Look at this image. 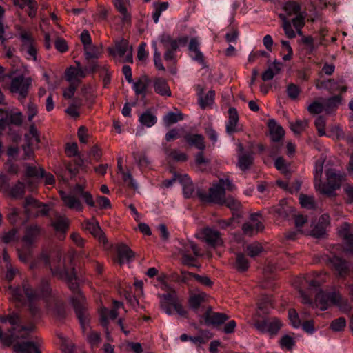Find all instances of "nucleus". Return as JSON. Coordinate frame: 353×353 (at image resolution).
Wrapping results in <instances>:
<instances>
[{
    "mask_svg": "<svg viewBox=\"0 0 353 353\" xmlns=\"http://www.w3.org/2000/svg\"><path fill=\"white\" fill-rule=\"evenodd\" d=\"M26 167V176L29 177L40 178L45 175V170L43 168L30 165L28 163L24 164Z\"/></svg>",
    "mask_w": 353,
    "mask_h": 353,
    "instance_id": "nucleus-40",
    "label": "nucleus"
},
{
    "mask_svg": "<svg viewBox=\"0 0 353 353\" xmlns=\"http://www.w3.org/2000/svg\"><path fill=\"white\" fill-rule=\"evenodd\" d=\"M18 37L21 42V49L26 51L28 55V59L37 61V43L31 32L23 28H19Z\"/></svg>",
    "mask_w": 353,
    "mask_h": 353,
    "instance_id": "nucleus-10",
    "label": "nucleus"
},
{
    "mask_svg": "<svg viewBox=\"0 0 353 353\" xmlns=\"http://www.w3.org/2000/svg\"><path fill=\"white\" fill-rule=\"evenodd\" d=\"M32 84V79L30 77H25L23 75H19L12 79L9 90L12 93L19 94L18 99L23 103Z\"/></svg>",
    "mask_w": 353,
    "mask_h": 353,
    "instance_id": "nucleus-9",
    "label": "nucleus"
},
{
    "mask_svg": "<svg viewBox=\"0 0 353 353\" xmlns=\"http://www.w3.org/2000/svg\"><path fill=\"white\" fill-rule=\"evenodd\" d=\"M6 118L8 119V125L13 124L14 125L19 126L22 124L23 120V115L21 112H14L7 116Z\"/></svg>",
    "mask_w": 353,
    "mask_h": 353,
    "instance_id": "nucleus-55",
    "label": "nucleus"
},
{
    "mask_svg": "<svg viewBox=\"0 0 353 353\" xmlns=\"http://www.w3.org/2000/svg\"><path fill=\"white\" fill-rule=\"evenodd\" d=\"M81 102H74L71 103L69 107L65 110V112L73 118H77L79 116L78 108L80 107Z\"/></svg>",
    "mask_w": 353,
    "mask_h": 353,
    "instance_id": "nucleus-64",
    "label": "nucleus"
},
{
    "mask_svg": "<svg viewBox=\"0 0 353 353\" xmlns=\"http://www.w3.org/2000/svg\"><path fill=\"white\" fill-rule=\"evenodd\" d=\"M116 251V261L120 265H122L125 263L131 262L134 257V254L132 250L123 243L119 244L117 246Z\"/></svg>",
    "mask_w": 353,
    "mask_h": 353,
    "instance_id": "nucleus-17",
    "label": "nucleus"
},
{
    "mask_svg": "<svg viewBox=\"0 0 353 353\" xmlns=\"http://www.w3.org/2000/svg\"><path fill=\"white\" fill-rule=\"evenodd\" d=\"M23 292L28 301V311L32 318L35 320L41 316V310L37 305L40 299H43L49 310H52L54 314L59 319L66 316V305L64 302L52 296V290L47 280H42L39 289L34 290L28 283H23Z\"/></svg>",
    "mask_w": 353,
    "mask_h": 353,
    "instance_id": "nucleus-1",
    "label": "nucleus"
},
{
    "mask_svg": "<svg viewBox=\"0 0 353 353\" xmlns=\"http://www.w3.org/2000/svg\"><path fill=\"white\" fill-rule=\"evenodd\" d=\"M168 154L176 161L184 162L188 159V156L185 153L180 152L177 150H171Z\"/></svg>",
    "mask_w": 353,
    "mask_h": 353,
    "instance_id": "nucleus-62",
    "label": "nucleus"
},
{
    "mask_svg": "<svg viewBox=\"0 0 353 353\" xmlns=\"http://www.w3.org/2000/svg\"><path fill=\"white\" fill-rule=\"evenodd\" d=\"M25 193V185L23 182L18 181L13 187L11 188L10 194L13 198H21Z\"/></svg>",
    "mask_w": 353,
    "mask_h": 353,
    "instance_id": "nucleus-47",
    "label": "nucleus"
},
{
    "mask_svg": "<svg viewBox=\"0 0 353 353\" xmlns=\"http://www.w3.org/2000/svg\"><path fill=\"white\" fill-rule=\"evenodd\" d=\"M307 125L306 121L297 120L294 123H290V129L295 134H300Z\"/></svg>",
    "mask_w": 353,
    "mask_h": 353,
    "instance_id": "nucleus-59",
    "label": "nucleus"
},
{
    "mask_svg": "<svg viewBox=\"0 0 353 353\" xmlns=\"http://www.w3.org/2000/svg\"><path fill=\"white\" fill-rule=\"evenodd\" d=\"M38 113V107L37 105L32 103V101H30L27 105V110L26 114L28 116V121L31 122L33 119V118Z\"/></svg>",
    "mask_w": 353,
    "mask_h": 353,
    "instance_id": "nucleus-61",
    "label": "nucleus"
},
{
    "mask_svg": "<svg viewBox=\"0 0 353 353\" xmlns=\"http://www.w3.org/2000/svg\"><path fill=\"white\" fill-rule=\"evenodd\" d=\"M41 203V202L33 197L27 196L25 199L24 208L27 213H30V211L33 209L37 210V209L39 208Z\"/></svg>",
    "mask_w": 353,
    "mask_h": 353,
    "instance_id": "nucleus-51",
    "label": "nucleus"
},
{
    "mask_svg": "<svg viewBox=\"0 0 353 353\" xmlns=\"http://www.w3.org/2000/svg\"><path fill=\"white\" fill-rule=\"evenodd\" d=\"M134 158L141 170H145L150 168L151 161L149 160L145 152L134 153Z\"/></svg>",
    "mask_w": 353,
    "mask_h": 353,
    "instance_id": "nucleus-37",
    "label": "nucleus"
},
{
    "mask_svg": "<svg viewBox=\"0 0 353 353\" xmlns=\"http://www.w3.org/2000/svg\"><path fill=\"white\" fill-rule=\"evenodd\" d=\"M288 317L293 327L299 328L301 327V319L294 309L289 310Z\"/></svg>",
    "mask_w": 353,
    "mask_h": 353,
    "instance_id": "nucleus-53",
    "label": "nucleus"
},
{
    "mask_svg": "<svg viewBox=\"0 0 353 353\" xmlns=\"http://www.w3.org/2000/svg\"><path fill=\"white\" fill-rule=\"evenodd\" d=\"M179 244L181 247L179 248V252L181 255L189 254L190 250H192L195 256H201L197 245L193 241L180 242Z\"/></svg>",
    "mask_w": 353,
    "mask_h": 353,
    "instance_id": "nucleus-32",
    "label": "nucleus"
},
{
    "mask_svg": "<svg viewBox=\"0 0 353 353\" xmlns=\"http://www.w3.org/2000/svg\"><path fill=\"white\" fill-rule=\"evenodd\" d=\"M52 274L57 278L65 281L68 288L73 293L70 299V302L72 305L76 316L85 332L89 321V312L88 309L85 297L79 290L77 277L76 276L74 268L69 272L64 265H59L57 267H50Z\"/></svg>",
    "mask_w": 353,
    "mask_h": 353,
    "instance_id": "nucleus-2",
    "label": "nucleus"
},
{
    "mask_svg": "<svg viewBox=\"0 0 353 353\" xmlns=\"http://www.w3.org/2000/svg\"><path fill=\"white\" fill-rule=\"evenodd\" d=\"M317 88H324L330 93L336 92H345L347 90V87L345 85V81L343 78H340L337 80L330 79L326 81H323L321 82L320 87L317 85Z\"/></svg>",
    "mask_w": 353,
    "mask_h": 353,
    "instance_id": "nucleus-15",
    "label": "nucleus"
},
{
    "mask_svg": "<svg viewBox=\"0 0 353 353\" xmlns=\"http://www.w3.org/2000/svg\"><path fill=\"white\" fill-rule=\"evenodd\" d=\"M201 317L204 320L206 325L214 327L223 324L229 319V316L224 313L213 312L211 307H208Z\"/></svg>",
    "mask_w": 353,
    "mask_h": 353,
    "instance_id": "nucleus-13",
    "label": "nucleus"
},
{
    "mask_svg": "<svg viewBox=\"0 0 353 353\" xmlns=\"http://www.w3.org/2000/svg\"><path fill=\"white\" fill-rule=\"evenodd\" d=\"M254 157L252 152H248L239 156L238 165L243 170H248L253 164Z\"/></svg>",
    "mask_w": 353,
    "mask_h": 353,
    "instance_id": "nucleus-35",
    "label": "nucleus"
},
{
    "mask_svg": "<svg viewBox=\"0 0 353 353\" xmlns=\"http://www.w3.org/2000/svg\"><path fill=\"white\" fill-rule=\"evenodd\" d=\"M150 83V79L147 77L143 76L141 77L138 81L133 83L132 88L137 95L141 94L144 96Z\"/></svg>",
    "mask_w": 353,
    "mask_h": 353,
    "instance_id": "nucleus-31",
    "label": "nucleus"
},
{
    "mask_svg": "<svg viewBox=\"0 0 353 353\" xmlns=\"http://www.w3.org/2000/svg\"><path fill=\"white\" fill-rule=\"evenodd\" d=\"M300 204L303 208L307 209H314L315 208V202L312 196L305 194H301L299 196Z\"/></svg>",
    "mask_w": 353,
    "mask_h": 353,
    "instance_id": "nucleus-52",
    "label": "nucleus"
},
{
    "mask_svg": "<svg viewBox=\"0 0 353 353\" xmlns=\"http://www.w3.org/2000/svg\"><path fill=\"white\" fill-rule=\"evenodd\" d=\"M65 79L70 83L79 82L78 78H85L86 77V72L84 68H75L74 66L69 67L65 72Z\"/></svg>",
    "mask_w": 353,
    "mask_h": 353,
    "instance_id": "nucleus-23",
    "label": "nucleus"
},
{
    "mask_svg": "<svg viewBox=\"0 0 353 353\" xmlns=\"http://www.w3.org/2000/svg\"><path fill=\"white\" fill-rule=\"evenodd\" d=\"M263 248L259 243H252L246 247V252L250 257H254L262 252Z\"/></svg>",
    "mask_w": 353,
    "mask_h": 353,
    "instance_id": "nucleus-58",
    "label": "nucleus"
},
{
    "mask_svg": "<svg viewBox=\"0 0 353 353\" xmlns=\"http://www.w3.org/2000/svg\"><path fill=\"white\" fill-rule=\"evenodd\" d=\"M184 139L189 145L194 146L200 150H203L205 148L204 138L201 134H186L184 136Z\"/></svg>",
    "mask_w": 353,
    "mask_h": 353,
    "instance_id": "nucleus-25",
    "label": "nucleus"
},
{
    "mask_svg": "<svg viewBox=\"0 0 353 353\" xmlns=\"http://www.w3.org/2000/svg\"><path fill=\"white\" fill-rule=\"evenodd\" d=\"M288 97L292 99L295 100L300 94L301 90L299 87L294 83H290L286 88Z\"/></svg>",
    "mask_w": 353,
    "mask_h": 353,
    "instance_id": "nucleus-56",
    "label": "nucleus"
},
{
    "mask_svg": "<svg viewBox=\"0 0 353 353\" xmlns=\"http://www.w3.org/2000/svg\"><path fill=\"white\" fill-rule=\"evenodd\" d=\"M207 295L205 293L194 294L190 296L188 304L190 309L197 312L199 307H201L203 303L205 301Z\"/></svg>",
    "mask_w": 353,
    "mask_h": 353,
    "instance_id": "nucleus-29",
    "label": "nucleus"
},
{
    "mask_svg": "<svg viewBox=\"0 0 353 353\" xmlns=\"http://www.w3.org/2000/svg\"><path fill=\"white\" fill-rule=\"evenodd\" d=\"M268 125L272 141L274 142L281 141L285 134V131L281 125H279L274 119L269 120Z\"/></svg>",
    "mask_w": 353,
    "mask_h": 353,
    "instance_id": "nucleus-22",
    "label": "nucleus"
},
{
    "mask_svg": "<svg viewBox=\"0 0 353 353\" xmlns=\"http://www.w3.org/2000/svg\"><path fill=\"white\" fill-rule=\"evenodd\" d=\"M114 4L117 10L122 15V22L124 24L130 23L131 15L128 13L126 8V0H114Z\"/></svg>",
    "mask_w": 353,
    "mask_h": 353,
    "instance_id": "nucleus-30",
    "label": "nucleus"
},
{
    "mask_svg": "<svg viewBox=\"0 0 353 353\" xmlns=\"http://www.w3.org/2000/svg\"><path fill=\"white\" fill-rule=\"evenodd\" d=\"M158 281L160 283L161 288L164 290H167V292L159 294L161 299V309L168 315H172L174 312H176L179 316L186 317L188 312L183 306L175 290L170 289L161 278H158Z\"/></svg>",
    "mask_w": 353,
    "mask_h": 353,
    "instance_id": "nucleus-3",
    "label": "nucleus"
},
{
    "mask_svg": "<svg viewBox=\"0 0 353 353\" xmlns=\"http://www.w3.org/2000/svg\"><path fill=\"white\" fill-rule=\"evenodd\" d=\"M8 322L12 327L10 334L4 339L6 343L8 344L13 343L16 340L26 338L28 334L34 330V325L31 323L28 325H22L20 324L21 318L17 313H12L7 316L0 317V323Z\"/></svg>",
    "mask_w": 353,
    "mask_h": 353,
    "instance_id": "nucleus-4",
    "label": "nucleus"
},
{
    "mask_svg": "<svg viewBox=\"0 0 353 353\" xmlns=\"http://www.w3.org/2000/svg\"><path fill=\"white\" fill-rule=\"evenodd\" d=\"M316 302L320 306L321 311L328 309L330 303L333 305H339L341 301V296L339 292H323L321 290L315 297Z\"/></svg>",
    "mask_w": 353,
    "mask_h": 353,
    "instance_id": "nucleus-11",
    "label": "nucleus"
},
{
    "mask_svg": "<svg viewBox=\"0 0 353 353\" xmlns=\"http://www.w3.org/2000/svg\"><path fill=\"white\" fill-rule=\"evenodd\" d=\"M52 225L56 231L65 232L68 228L69 221L65 217H59L52 223Z\"/></svg>",
    "mask_w": 353,
    "mask_h": 353,
    "instance_id": "nucleus-48",
    "label": "nucleus"
},
{
    "mask_svg": "<svg viewBox=\"0 0 353 353\" xmlns=\"http://www.w3.org/2000/svg\"><path fill=\"white\" fill-rule=\"evenodd\" d=\"M17 353H41L34 342L17 343L13 347Z\"/></svg>",
    "mask_w": 353,
    "mask_h": 353,
    "instance_id": "nucleus-24",
    "label": "nucleus"
},
{
    "mask_svg": "<svg viewBox=\"0 0 353 353\" xmlns=\"http://www.w3.org/2000/svg\"><path fill=\"white\" fill-rule=\"evenodd\" d=\"M139 121L142 126L150 128L154 125V115L150 110H146L139 116Z\"/></svg>",
    "mask_w": 353,
    "mask_h": 353,
    "instance_id": "nucleus-41",
    "label": "nucleus"
},
{
    "mask_svg": "<svg viewBox=\"0 0 353 353\" xmlns=\"http://www.w3.org/2000/svg\"><path fill=\"white\" fill-rule=\"evenodd\" d=\"M82 227L84 230L88 231L101 242L104 243L107 242V239L103 233L99 222L95 219L93 218L90 220H85L82 223Z\"/></svg>",
    "mask_w": 353,
    "mask_h": 353,
    "instance_id": "nucleus-14",
    "label": "nucleus"
},
{
    "mask_svg": "<svg viewBox=\"0 0 353 353\" xmlns=\"http://www.w3.org/2000/svg\"><path fill=\"white\" fill-rule=\"evenodd\" d=\"M196 194L203 202L221 205L222 202H224L223 199L225 198V189L218 183L210 188L208 193L198 189Z\"/></svg>",
    "mask_w": 353,
    "mask_h": 353,
    "instance_id": "nucleus-7",
    "label": "nucleus"
},
{
    "mask_svg": "<svg viewBox=\"0 0 353 353\" xmlns=\"http://www.w3.org/2000/svg\"><path fill=\"white\" fill-rule=\"evenodd\" d=\"M282 325L281 321L276 317L253 320V326L257 331L261 334H268L271 336L276 335Z\"/></svg>",
    "mask_w": 353,
    "mask_h": 353,
    "instance_id": "nucleus-6",
    "label": "nucleus"
},
{
    "mask_svg": "<svg viewBox=\"0 0 353 353\" xmlns=\"http://www.w3.org/2000/svg\"><path fill=\"white\" fill-rule=\"evenodd\" d=\"M283 10L286 12L288 16H292L293 14H299L301 11L300 5L294 1L286 2L283 6Z\"/></svg>",
    "mask_w": 353,
    "mask_h": 353,
    "instance_id": "nucleus-44",
    "label": "nucleus"
},
{
    "mask_svg": "<svg viewBox=\"0 0 353 353\" xmlns=\"http://www.w3.org/2000/svg\"><path fill=\"white\" fill-rule=\"evenodd\" d=\"M224 202H222L220 205H225L231 211L232 210H240L242 208L241 203L232 196H228L223 199Z\"/></svg>",
    "mask_w": 353,
    "mask_h": 353,
    "instance_id": "nucleus-45",
    "label": "nucleus"
},
{
    "mask_svg": "<svg viewBox=\"0 0 353 353\" xmlns=\"http://www.w3.org/2000/svg\"><path fill=\"white\" fill-rule=\"evenodd\" d=\"M163 122L165 125L169 126L172 124H174L179 121H181L183 119V114L180 112H169L163 116Z\"/></svg>",
    "mask_w": 353,
    "mask_h": 353,
    "instance_id": "nucleus-43",
    "label": "nucleus"
},
{
    "mask_svg": "<svg viewBox=\"0 0 353 353\" xmlns=\"http://www.w3.org/2000/svg\"><path fill=\"white\" fill-rule=\"evenodd\" d=\"M324 161L325 159L321 158L318 159L315 163L314 178V186L316 188H317L318 184L321 182V176L323 173Z\"/></svg>",
    "mask_w": 353,
    "mask_h": 353,
    "instance_id": "nucleus-42",
    "label": "nucleus"
},
{
    "mask_svg": "<svg viewBox=\"0 0 353 353\" xmlns=\"http://www.w3.org/2000/svg\"><path fill=\"white\" fill-rule=\"evenodd\" d=\"M181 274H183V277L184 279L192 277V278L195 279V280L197 282H199V283H201L205 286L210 287V286H212V285L213 283L212 281L210 280V279L206 276H201V275H199V274H196L194 273H191V272H185V271H182Z\"/></svg>",
    "mask_w": 353,
    "mask_h": 353,
    "instance_id": "nucleus-36",
    "label": "nucleus"
},
{
    "mask_svg": "<svg viewBox=\"0 0 353 353\" xmlns=\"http://www.w3.org/2000/svg\"><path fill=\"white\" fill-rule=\"evenodd\" d=\"M272 212H274L281 218L287 219L289 216L290 213L293 212V209L289 206L280 203L279 206H276L272 209Z\"/></svg>",
    "mask_w": 353,
    "mask_h": 353,
    "instance_id": "nucleus-49",
    "label": "nucleus"
},
{
    "mask_svg": "<svg viewBox=\"0 0 353 353\" xmlns=\"http://www.w3.org/2000/svg\"><path fill=\"white\" fill-rule=\"evenodd\" d=\"M325 175L326 183H319L316 190L322 194L329 197H335L336 196V190L341 188L343 182L346 180V176L332 168L327 170Z\"/></svg>",
    "mask_w": 353,
    "mask_h": 353,
    "instance_id": "nucleus-5",
    "label": "nucleus"
},
{
    "mask_svg": "<svg viewBox=\"0 0 353 353\" xmlns=\"http://www.w3.org/2000/svg\"><path fill=\"white\" fill-rule=\"evenodd\" d=\"M12 299L18 303H22L23 295L20 288H10Z\"/></svg>",
    "mask_w": 353,
    "mask_h": 353,
    "instance_id": "nucleus-63",
    "label": "nucleus"
},
{
    "mask_svg": "<svg viewBox=\"0 0 353 353\" xmlns=\"http://www.w3.org/2000/svg\"><path fill=\"white\" fill-rule=\"evenodd\" d=\"M90 316L89 315L88 325L85 332L83 328H81V330L92 347H98L99 343L101 342V336L99 333L90 330ZM81 327H82L81 326Z\"/></svg>",
    "mask_w": 353,
    "mask_h": 353,
    "instance_id": "nucleus-27",
    "label": "nucleus"
},
{
    "mask_svg": "<svg viewBox=\"0 0 353 353\" xmlns=\"http://www.w3.org/2000/svg\"><path fill=\"white\" fill-rule=\"evenodd\" d=\"M60 196L65 205L70 209H74L77 211H81L83 205L80 200L77 198L72 193H67L63 191H60Z\"/></svg>",
    "mask_w": 353,
    "mask_h": 353,
    "instance_id": "nucleus-19",
    "label": "nucleus"
},
{
    "mask_svg": "<svg viewBox=\"0 0 353 353\" xmlns=\"http://www.w3.org/2000/svg\"><path fill=\"white\" fill-rule=\"evenodd\" d=\"M229 118L226 123L225 130L228 135H232L241 130L238 128L239 114L234 108H230L228 110Z\"/></svg>",
    "mask_w": 353,
    "mask_h": 353,
    "instance_id": "nucleus-18",
    "label": "nucleus"
},
{
    "mask_svg": "<svg viewBox=\"0 0 353 353\" xmlns=\"http://www.w3.org/2000/svg\"><path fill=\"white\" fill-rule=\"evenodd\" d=\"M342 97L340 95H334L324 101L323 103V111L330 114L335 111L341 103Z\"/></svg>",
    "mask_w": 353,
    "mask_h": 353,
    "instance_id": "nucleus-28",
    "label": "nucleus"
},
{
    "mask_svg": "<svg viewBox=\"0 0 353 353\" xmlns=\"http://www.w3.org/2000/svg\"><path fill=\"white\" fill-rule=\"evenodd\" d=\"M76 164L77 165H73L71 163H66L64 169L56 172L58 178L64 182H67L76 176L79 170L78 167L83 164V161L80 158L77 161Z\"/></svg>",
    "mask_w": 353,
    "mask_h": 353,
    "instance_id": "nucleus-16",
    "label": "nucleus"
},
{
    "mask_svg": "<svg viewBox=\"0 0 353 353\" xmlns=\"http://www.w3.org/2000/svg\"><path fill=\"white\" fill-rule=\"evenodd\" d=\"M118 316V312L116 309L110 310L105 307L101 308L100 313V321L103 327H106L108 324V319H115Z\"/></svg>",
    "mask_w": 353,
    "mask_h": 353,
    "instance_id": "nucleus-33",
    "label": "nucleus"
},
{
    "mask_svg": "<svg viewBox=\"0 0 353 353\" xmlns=\"http://www.w3.org/2000/svg\"><path fill=\"white\" fill-rule=\"evenodd\" d=\"M39 233L40 228L38 225L30 226L26 230L23 241L28 245H32Z\"/></svg>",
    "mask_w": 353,
    "mask_h": 353,
    "instance_id": "nucleus-34",
    "label": "nucleus"
},
{
    "mask_svg": "<svg viewBox=\"0 0 353 353\" xmlns=\"http://www.w3.org/2000/svg\"><path fill=\"white\" fill-rule=\"evenodd\" d=\"M279 343L282 347H285L287 350H290L294 346L295 341L292 337L286 334L282 336Z\"/></svg>",
    "mask_w": 353,
    "mask_h": 353,
    "instance_id": "nucleus-60",
    "label": "nucleus"
},
{
    "mask_svg": "<svg viewBox=\"0 0 353 353\" xmlns=\"http://www.w3.org/2000/svg\"><path fill=\"white\" fill-rule=\"evenodd\" d=\"M297 282H299V285L302 287L307 285L312 290H317L320 287V282L319 281L314 279L307 280L306 277L298 279Z\"/></svg>",
    "mask_w": 353,
    "mask_h": 353,
    "instance_id": "nucleus-54",
    "label": "nucleus"
},
{
    "mask_svg": "<svg viewBox=\"0 0 353 353\" xmlns=\"http://www.w3.org/2000/svg\"><path fill=\"white\" fill-rule=\"evenodd\" d=\"M282 63L274 61L271 63L268 68L265 70L261 74L263 81H267L272 80L274 77L281 71Z\"/></svg>",
    "mask_w": 353,
    "mask_h": 353,
    "instance_id": "nucleus-26",
    "label": "nucleus"
},
{
    "mask_svg": "<svg viewBox=\"0 0 353 353\" xmlns=\"http://www.w3.org/2000/svg\"><path fill=\"white\" fill-rule=\"evenodd\" d=\"M235 268L241 272H245L249 268V261L245 256L242 253L236 254Z\"/></svg>",
    "mask_w": 353,
    "mask_h": 353,
    "instance_id": "nucleus-38",
    "label": "nucleus"
},
{
    "mask_svg": "<svg viewBox=\"0 0 353 353\" xmlns=\"http://www.w3.org/2000/svg\"><path fill=\"white\" fill-rule=\"evenodd\" d=\"M346 325V320L344 317H339L332 321L330 327L334 332L342 331Z\"/></svg>",
    "mask_w": 353,
    "mask_h": 353,
    "instance_id": "nucleus-57",
    "label": "nucleus"
},
{
    "mask_svg": "<svg viewBox=\"0 0 353 353\" xmlns=\"http://www.w3.org/2000/svg\"><path fill=\"white\" fill-rule=\"evenodd\" d=\"M84 54L85 59L90 61L91 59H98L100 55V52L96 46L91 44L84 47Z\"/></svg>",
    "mask_w": 353,
    "mask_h": 353,
    "instance_id": "nucleus-46",
    "label": "nucleus"
},
{
    "mask_svg": "<svg viewBox=\"0 0 353 353\" xmlns=\"http://www.w3.org/2000/svg\"><path fill=\"white\" fill-rule=\"evenodd\" d=\"M179 183L182 185L183 194L185 199L191 198L194 192V185L188 174H181Z\"/></svg>",
    "mask_w": 353,
    "mask_h": 353,
    "instance_id": "nucleus-21",
    "label": "nucleus"
},
{
    "mask_svg": "<svg viewBox=\"0 0 353 353\" xmlns=\"http://www.w3.org/2000/svg\"><path fill=\"white\" fill-rule=\"evenodd\" d=\"M214 96L215 92L213 90H210L204 97L200 96L199 102L201 108L204 109L211 105L214 102Z\"/></svg>",
    "mask_w": 353,
    "mask_h": 353,
    "instance_id": "nucleus-50",
    "label": "nucleus"
},
{
    "mask_svg": "<svg viewBox=\"0 0 353 353\" xmlns=\"http://www.w3.org/2000/svg\"><path fill=\"white\" fill-rule=\"evenodd\" d=\"M327 261L332 265V268L339 277L345 278L348 275L350 265L346 260L336 255H332L327 256Z\"/></svg>",
    "mask_w": 353,
    "mask_h": 353,
    "instance_id": "nucleus-12",
    "label": "nucleus"
},
{
    "mask_svg": "<svg viewBox=\"0 0 353 353\" xmlns=\"http://www.w3.org/2000/svg\"><path fill=\"white\" fill-rule=\"evenodd\" d=\"M156 92L161 96H171V90L165 79L156 78Z\"/></svg>",
    "mask_w": 353,
    "mask_h": 353,
    "instance_id": "nucleus-39",
    "label": "nucleus"
},
{
    "mask_svg": "<svg viewBox=\"0 0 353 353\" xmlns=\"http://www.w3.org/2000/svg\"><path fill=\"white\" fill-rule=\"evenodd\" d=\"M108 54L114 57H124V61L133 62L132 47L129 46V42L125 39L114 41V44L107 48Z\"/></svg>",
    "mask_w": 353,
    "mask_h": 353,
    "instance_id": "nucleus-8",
    "label": "nucleus"
},
{
    "mask_svg": "<svg viewBox=\"0 0 353 353\" xmlns=\"http://www.w3.org/2000/svg\"><path fill=\"white\" fill-rule=\"evenodd\" d=\"M203 234L205 241L212 247H216L222 245L223 241L221 238L220 232L212 228H205Z\"/></svg>",
    "mask_w": 353,
    "mask_h": 353,
    "instance_id": "nucleus-20",
    "label": "nucleus"
}]
</instances>
